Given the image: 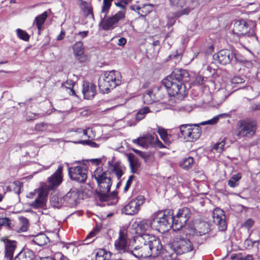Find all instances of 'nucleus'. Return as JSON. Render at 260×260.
I'll return each instance as SVG.
<instances>
[{"instance_id":"2","label":"nucleus","mask_w":260,"mask_h":260,"mask_svg":"<svg viewBox=\"0 0 260 260\" xmlns=\"http://www.w3.org/2000/svg\"><path fill=\"white\" fill-rule=\"evenodd\" d=\"M112 2V0L103 1V5L100 14L101 21L99 25L105 30L113 29L119 21L125 18L126 5H124L121 1L115 3V5L119 7L121 10L117 12L114 15L107 17Z\"/></svg>"},{"instance_id":"62","label":"nucleus","mask_w":260,"mask_h":260,"mask_svg":"<svg viewBox=\"0 0 260 260\" xmlns=\"http://www.w3.org/2000/svg\"><path fill=\"white\" fill-rule=\"evenodd\" d=\"M126 40L124 38H121L118 39L117 44L119 46H123L126 44Z\"/></svg>"},{"instance_id":"53","label":"nucleus","mask_w":260,"mask_h":260,"mask_svg":"<svg viewBox=\"0 0 260 260\" xmlns=\"http://www.w3.org/2000/svg\"><path fill=\"white\" fill-rule=\"evenodd\" d=\"M132 150L135 153L139 155V156H140L141 157H142L143 158H144L145 159L147 158L148 157V154L146 152H143L142 151H140V150H137V149H136L134 148H133Z\"/></svg>"},{"instance_id":"1","label":"nucleus","mask_w":260,"mask_h":260,"mask_svg":"<svg viewBox=\"0 0 260 260\" xmlns=\"http://www.w3.org/2000/svg\"><path fill=\"white\" fill-rule=\"evenodd\" d=\"M189 79V74L186 70L175 69L162 80V83L170 94L182 99L187 94L184 83L188 82Z\"/></svg>"},{"instance_id":"9","label":"nucleus","mask_w":260,"mask_h":260,"mask_svg":"<svg viewBox=\"0 0 260 260\" xmlns=\"http://www.w3.org/2000/svg\"><path fill=\"white\" fill-rule=\"evenodd\" d=\"M191 212L187 207H183L179 210L175 216L172 215V222L174 230H179L186 223L190 217Z\"/></svg>"},{"instance_id":"11","label":"nucleus","mask_w":260,"mask_h":260,"mask_svg":"<svg viewBox=\"0 0 260 260\" xmlns=\"http://www.w3.org/2000/svg\"><path fill=\"white\" fill-rule=\"evenodd\" d=\"M68 174L70 178L80 183H84L87 178L88 170L84 166L69 167Z\"/></svg>"},{"instance_id":"47","label":"nucleus","mask_w":260,"mask_h":260,"mask_svg":"<svg viewBox=\"0 0 260 260\" xmlns=\"http://www.w3.org/2000/svg\"><path fill=\"white\" fill-rule=\"evenodd\" d=\"M75 82L71 80H68L63 85L67 88L70 89L69 93L72 95H75V92L73 89Z\"/></svg>"},{"instance_id":"34","label":"nucleus","mask_w":260,"mask_h":260,"mask_svg":"<svg viewBox=\"0 0 260 260\" xmlns=\"http://www.w3.org/2000/svg\"><path fill=\"white\" fill-rule=\"evenodd\" d=\"M32 241L38 245L43 246L46 244L49 241V239L45 234L41 233L35 236Z\"/></svg>"},{"instance_id":"63","label":"nucleus","mask_w":260,"mask_h":260,"mask_svg":"<svg viewBox=\"0 0 260 260\" xmlns=\"http://www.w3.org/2000/svg\"><path fill=\"white\" fill-rule=\"evenodd\" d=\"M228 185H229L230 187H233V188L238 185V183L237 182L231 179L228 181Z\"/></svg>"},{"instance_id":"42","label":"nucleus","mask_w":260,"mask_h":260,"mask_svg":"<svg viewBox=\"0 0 260 260\" xmlns=\"http://www.w3.org/2000/svg\"><path fill=\"white\" fill-rule=\"evenodd\" d=\"M153 91H154L153 96L155 98V102L158 101L164 98L165 95L164 92H165V91H164L163 89L154 88Z\"/></svg>"},{"instance_id":"7","label":"nucleus","mask_w":260,"mask_h":260,"mask_svg":"<svg viewBox=\"0 0 260 260\" xmlns=\"http://www.w3.org/2000/svg\"><path fill=\"white\" fill-rule=\"evenodd\" d=\"M145 234L138 235L134 238L135 247L130 250L129 255L136 258H146L149 256V248L147 246Z\"/></svg>"},{"instance_id":"24","label":"nucleus","mask_w":260,"mask_h":260,"mask_svg":"<svg viewBox=\"0 0 260 260\" xmlns=\"http://www.w3.org/2000/svg\"><path fill=\"white\" fill-rule=\"evenodd\" d=\"M82 92L85 99L89 100L93 98L96 92V86L91 83L84 82Z\"/></svg>"},{"instance_id":"31","label":"nucleus","mask_w":260,"mask_h":260,"mask_svg":"<svg viewBox=\"0 0 260 260\" xmlns=\"http://www.w3.org/2000/svg\"><path fill=\"white\" fill-rule=\"evenodd\" d=\"M152 221L148 219L142 220L137 223V233H140L143 234L142 233L149 231L151 227Z\"/></svg>"},{"instance_id":"20","label":"nucleus","mask_w":260,"mask_h":260,"mask_svg":"<svg viewBox=\"0 0 260 260\" xmlns=\"http://www.w3.org/2000/svg\"><path fill=\"white\" fill-rule=\"evenodd\" d=\"M157 140V136L156 135H152L147 134L140 137L137 139L132 140L133 143L142 146L143 148H148L150 145L154 144Z\"/></svg>"},{"instance_id":"17","label":"nucleus","mask_w":260,"mask_h":260,"mask_svg":"<svg viewBox=\"0 0 260 260\" xmlns=\"http://www.w3.org/2000/svg\"><path fill=\"white\" fill-rule=\"evenodd\" d=\"M34 196H36L35 200L30 204V206L35 208H43L46 203V197L45 192L43 189H36L34 192H31L28 196V198H33Z\"/></svg>"},{"instance_id":"29","label":"nucleus","mask_w":260,"mask_h":260,"mask_svg":"<svg viewBox=\"0 0 260 260\" xmlns=\"http://www.w3.org/2000/svg\"><path fill=\"white\" fill-rule=\"evenodd\" d=\"M179 255L172 247V243L162 252V257L164 260H175Z\"/></svg>"},{"instance_id":"15","label":"nucleus","mask_w":260,"mask_h":260,"mask_svg":"<svg viewBox=\"0 0 260 260\" xmlns=\"http://www.w3.org/2000/svg\"><path fill=\"white\" fill-rule=\"evenodd\" d=\"M115 248L118 253L129 255V251L127 243V234L126 230H120L119 237L115 242Z\"/></svg>"},{"instance_id":"58","label":"nucleus","mask_w":260,"mask_h":260,"mask_svg":"<svg viewBox=\"0 0 260 260\" xmlns=\"http://www.w3.org/2000/svg\"><path fill=\"white\" fill-rule=\"evenodd\" d=\"M54 260H66V258L60 252H57L54 254Z\"/></svg>"},{"instance_id":"4","label":"nucleus","mask_w":260,"mask_h":260,"mask_svg":"<svg viewBox=\"0 0 260 260\" xmlns=\"http://www.w3.org/2000/svg\"><path fill=\"white\" fill-rule=\"evenodd\" d=\"M121 83V75L117 71L105 72L102 78L99 81V86L100 90L103 92H108Z\"/></svg>"},{"instance_id":"54","label":"nucleus","mask_w":260,"mask_h":260,"mask_svg":"<svg viewBox=\"0 0 260 260\" xmlns=\"http://www.w3.org/2000/svg\"><path fill=\"white\" fill-rule=\"evenodd\" d=\"M258 242V241H252L251 239H246L244 243V246L246 248H249L253 246L254 243Z\"/></svg>"},{"instance_id":"40","label":"nucleus","mask_w":260,"mask_h":260,"mask_svg":"<svg viewBox=\"0 0 260 260\" xmlns=\"http://www.w3.org/2000/svg\"><path fill=\"white\" fill-rule=\"evenodd\" d=\"M131 171L133 173H137L140 166V163L136 159L128 158Z\"/></svg>"},{"instance_id":"45","label":"nucleus","mask_w":260,"mask_h":260,"mask_svg":"<svg viewBox=\"0 0 260 260\" xmlns=\"http://www.w3.org/2000/svg\"><path fill=\"white\" fill-rule=\"evenodd\" d=\"M150 112L149 108L145 107L139 111L136 115V119L137 120H141L143 119L146 114Z\"/></svg>"},{"instance_id":"26","label":"nucleus","mask_w":260,"mask_h":260,"mask_svg":"<svg viewBox=\"0 0 260 260\" xmlns=\"http://www.w3.org/2000/svg\"><path fill=\"white\" fill-rule=\"evenodd\" d=\"M92 177L96 180L98 184L103 181L108 180V179L110 178L109 173L103 171L102 167L97 168L93 172Z\"/></svg>"},{"instance_id":"50","label":"nucleus","mask_w":260,"mask_h":260,"mask_svg":"<svg viewBox=\"0 0 260 260\" xmlns=\"http://www.w3.org/2000/svg\"><path fill=\"white\" fill-rule=\"evenodd\" d=\"M48 126V123L45 122H41L36 124L35 129L37 131L43 132L47 129Z\"/></svg>"},{"instance_id":"18","label":"nucleus","mask_w":260,"mask_h":260,"mask_svg":"<svg viewBox=\"0 0 260 260\" xmlns=\"http://www.w3.org/2000/svg\"><path fill=\"white\" fill-rule=\"evenodd\" d=\"M63 166L60 165L55 173L48 178V187L50 189L57 188L62 181Z\"/></svg>"},{"instance_id":"27","label":"nucleus","mask_w":260,"mask_h":260,"mask_svg":"<svg viewBox=\"0 0 260 260\" xmlns=\"http://www.w3.org/2000/svg\"><path fill=\"white\" fill-rule=\"evenodd\" d=\"M90 128H87L85 130H83L81 128L77 129L75 131L72 135V136L74 137H77L80 139H84L85 140H79L76 142H75V143H81V144H85L86 143L87 140L91 138V137L88 135V133L90 131Z\"/></svg>"},{"instance_id":"8","label":"nucleus","mask_w":260,"mask_h":260,"mask_svg":"<svg viewBox=\"0 0 260 260\" xmlns=\"http://www.w3.org/2000/svg\"><path fill=\"white\" fill-rule=\"evenodd\" d=\"M181 136L187 141H194L198 140L201 134V127L194 124L193 126L189 124H183L180 126Z\"/></svg>"},{"instance_id":"38","label":"nucleus","mask_w":260,"mask_h":260,"mask_svg":"<svg viewBox=\"0 0 260 260\" xmlns=\"http://www.w3.org/2000/svg\"><path fill=\"white\" fill-rule=\"evenodd\" d=\"M154 91L148 90L143 95V102L145 104H150L155 102V98L153 96V92Z\"/></svg>"},{"instance_id":"55","label":"nucleus","mask_w":260,"mask_h":260,"mask_svg":"<svg viewBox=\"0 0 260 260\" xmlns=\"http://www.w3.org/2000/svg\"><path fill=\"white\" fill-rule=\"evenodd\" d=\"M10 220L7 218H0V226H6L10 227Z\"/></svg>"},{"instance_id":"21","label":"nucleus","mask_w":260,"mask_h":260,"mask_svg":"<svg viewBox=\"0 0 260 260\" xmlns=\"http://www.w3.org/2000/svg\"><path fill=\"white\" fill-rule=\"evenodd\" d=\"M187 234L191 236H202L209 232V224L204 221L199 222L196 228L191 227L188 230Z\"/></svg>"},{"instance_id":"51","label":"nucleus","mask_w":260,"mask_h":260,"mask_svg":"<svg viewBox=\"0 0 260 260\" xmlns=\"http://www.w3.org/2000/svg\"><path fill=\"white\" fill-rule=\"evenodd\" d=\"M20 219L21 220V221L23 223V225L21 227H20V231H21V232H25L26 231L27 229V225L28 224V220L24 217H22L20 218Z\"/></svg>"},{"instance_id":"61","label":"nucleus","mask_w":260,"mask_h":260,"mask_svg":"<svg viewBox=\"0 0 260 260\" xmlns=\"http://www.w3.org/2000/svg\"><path fill=\"white\" fill-rule=\"evenodd\" d=\"M244 82V80L239 77H235L233 79V83L239 84L242 83Z\"/></svg>"},{"instance_id":"10","label":"nucleus","mask_w":260,"mask_h":260,"mask_svg":"<svg viewBox=\"0 0 260 260\" xmlns=\"http://www.w3.org/2000/svg\"><path fill=\"white\" fill-rule=\"evenodd\" d=\"M172 243V247L179 255L190 252L193 250L191 241L186 238H176Z\"/></svg>"},{"instance_id":"28","label":"nucleus","mask_w":260,"mask_h":260,"mask_svg":"<svg viewBox=\"0 0 260 260\" xmlns=\"http://www.w3.org/2000/svg\"><path fill=\"white\" fill-rule=\"evenodd\" d=\"M190 1V4L189 7L175 13L174 16L175 17H180L183 15H187L190 13L191 10L199 6L200 3L199 0Z\"/></svg>"},{"instance_id":"14","label":"nucleus","mask_w":260,"mask_h":260,"mask_svg":"<svg viewBox=\"0 0 260 260\" xmlns=\"http://www.w3.org/2000/svg\"><path fill=\"white\" fill-rule=\"evenodd\" d=\"M233 32L239 37L244 35L252 37L255 35L253 29L251 28L244 20L235 22Z\"/></svg>"},{"instance_id":"60","label":"nucleus","mask_w":260,"mask_h":260,"mask_svg":"<svg viewBox=\"0 0 260 260\" xmlns=\"http://www.w3.org/2000/svg\"><path fill=\"white\" fill-rule=\"evenodd\" d=\"M133 178V176H131L129 177V179L127 181L126 183V185L124 187V190L125 191H126L128 190V188H129V186L131 185L132 182V179Z\"/></svg>"},{"instance_id":"5","label":"nucleus","mask_w":260,"mask_h":260,"mask_svg":"<svg viewBox=\"0 0 260 260\" xmlns=\"http://www.w3.org/2000/svg\"><path fill=\"white\" fill-rule=\"evenodd\" d=\"M98 184L99 191L97 192V198L101 202H106L108 206L115 204L118 201L117 192L113 191L109 194L112 185L110 178Z\"/></svg>"},{"instance_id":"41","label":"nucleus","mask_w":260,"mask_h":260,"mask_svg":"<svg viewBox=\"0 0 260 260\" xmlns=\"http://www.w3.org/2000/svg\"><path fill=\"white\" fill-rule=\"evenodd\" d=\"M229 115H230L229 114H226V113L221 114V115H218L217 116L214 117L213 118H212V119H211L210 120L202 122L200 123V124L202 125H205L206 124L213 125L217 122L220 117H222V116L229 117Z\"/></svg>"},{"instance_id":"46","label":"nucleus","mask_w":260,"mask_h":260,"mask_svg":"<svg viewBox=\"0 0 260 260\" xmlns=\"http://www.w3.org/2000/svg\"><path fill=\"white\" fill-rule=\"evenodd\" d=\"M16 32L18 37L21 40L27 41L29 39V36L27 33L21 29L18 28L16 29Z\"/></svg>"},{"instance_id":"23","label":"nucleus","mask_w":260,"mask_h":260,"mask_svg":"<svg viewBox=\"0 0 260 260\" xmlns=\"http://www.w3.org/2000/svg\"><path fill=\"white\" fill-rule=\"evenodd\" d=\"M109 169L116 175L117 178L119 179L123 175L125 170L124 166L119 161L110 162H108Z\"/></svg>"},{"instance_id":"32","label":"nucleus","mask_w":260,"mask_h":260,"mask_svg":"<svg viewBox=\"0 0 260 260\" xmlns=\"http://www.w3.org/2000/svg\"><path fill=\"white\" fill-rule=\"evenodd\" d=\"M47 17V12L45 11L35 17L34 24H36L39 31H41L44 28L43 25Z\"/></svg>"},{"instance_id":"16","label":"nucleus","mask_w":260,"mask_h":260,"mask_svg":"<svg viewBox=\"0 0 260 260\" xmlns=\"http://www.w3.org/2000/svg\"><path fill=\"white\" fill-rule=\"evenodd\" d=\"M215 57L217 59L218 62L223 65L230 63L234 58L236 61H238L235 52L229 49L220 50L215 55Z\"/></svg>"},{"instance_id":"22","label":"nucleus","mask_w":260,"mask_h":260,"mask_svg":"<svg viewBox=\"0 0 260 260\" xmlns=\"http://www.w3.org/2000/svg\"><path fill=\"white\" fill-rule=\"evenodd\" d=\"M131 10L137 12L140 16H145L153 10V6L149 4H140L133 5L130 7Z\"/></svg>"},{"instance_id":"19","label":"nucleus","mask_w":260,"mask_h":260,"mask_svg":"<svg viewBox=\"0 0 260 260\" xmlns=\"http://www.w3.org/2000/svg\"><path fill=\"white\" fill-rule=\"evenodd\" d=\"M213 222L218 226L220 231H224L226 229L225 216L222 210L216 208L212 213Z\"/></svg>"},{"instance_id":"37","label":"nucleus","mask_w":260,"mask_h":260,"mask_svg":"<svg viewBox=\"0 0 260 260\" xmlns=\"http://www.w3.org/2000/svg\"><path fill=\"white\" fill-rule=\"evenodd\" d=\"M73 52L76 56H82L84 54V48L82 42H76L73 47Z\"/></svg>"},{"instance_id":"6","label":"nucleus","mask_w":260,"mask_h":260,"mask_svg":"<svg viewBox=\"0 0 260 260\" xmlns=\"http://www.w3.org/2000/svg\"><path fill=\"white\" fill-rule=\"evenodd\" d=\"M257 123L255 121L249 119L240 120L236 124L235 135L239 139L251 138L255 135Z\"/></svg>"},{"instance_id":"30","label":"nucleus","mask_w":260,"mask_h":260,"mask_svg":"<svg viewBox=\"0 0 260 260\" xmlns=\"http://www.w3.org/2000/svg\"><path fill=\"white\" fill-rule=\"evenodd\" d=\"M77 195L74 191H69L62 197L64 206H73L76 204Z\"/></svg>"},{"instance_id":"12","label":"nucleus","mask_w":260,"mask_h":260,"mask_svg":"<svg viewBox=\"0 0 260 260\" xmlns=\"http://www.w3.org/2000/svg\"><path fill=\"white\" fill-rule=\"evenodd\" d=\"M145 239L149 248V256H156L161 252L162 248L159 239L156 238L153 235L145 234Z\"/></svg>"},{"instance_id":"52","label":"nucleus","mask_w":260,"mask_h":260,"mask_svg":"<svg viewBox=\"0 0 260 260\" xmlns=\"http://www.w3.org/2000/svg\"><path fill=\"white\" fill-rule=\"evenodd\" d=\"M63 249L64 250H69L71 251H74L75 249H76V247L75 245L71 243H63Z\"/></svg>"},{"instance_id":"36","label":"nucleus","mask_w":260,"mask_h":260,"mask_svg":"<svg viewBox=\"0 0 260 260\" xmlns=\"http://www.w3.org/2000/svg\"><path fill=\"white\" fill-rule=\"evenodd\" d=\"M194 159L192 157H188L182 159L179 162L180 166L185 170H188L192 167Z\"/></svg>"},{"instance_id":"25","label":"nucleus","mask_w":260,"mask_h":260,"mask_svg":"<svg viewBox=\"0 0 260 260\" xmlns=\"http://www.w3.org/2000/svg\"><path fill=\"white\" fill-rule=\"evenodd\" d=\"M5 243V257L12 260L16 247V242L9 239L3 240Z\"/></svg>"},{"instance_id":"35","label":"nucleus","mask_w":260,"mask_h":260,"mask_svg":"<svg viewBox=\"0 0 260 260\" xmlns=\"http://www.w3.org/2000/svg\"><path fill=\"white\" fill-rule=\"evenodd\" d=\"M50 203L54 207L59 208L64 205L62 197L58 194H53L50 197Z\"/></svg>"},{"instance_id":"44","label":"nucleus","mask_w":260,"mask_h":260,"mask_svg":"<svg viewBox=\"0 0 260 260\" xmlns=\"http://www.w3.org/2000/svg\"><path fill=\"white\" fill-rule=\"evenodd\" d=\"M107 256V253L104 249H99L95 253V260H106Z\"/></svg>"},{"instance_id":"49","label":"nucleus","mask_w":260,"mask_h":260,"mask_svg":"<svg viewBox=\"0 0 260 260\" xmlns=\"http://www.w3.org/2000/svg\"><path fill=\"white\" fill-rule=\"evenodd\" d=\"M225 142L221 141L220 142L216 144L213 149L215 150L217 152L220 153L224 147Z\"/></svg>"},{"instance_id":"57","label":"nucleus","mask_w":260,"mask_h":260,"mask_svg":"<svg viewBox=\"0 0 260 260\" xmlns=\"http://www.w3.org/2000/svg\"><path fill=\"white\" fill-rule=\"evenodd\" d=\"M205 79L203 77L201 76H197L196 78V80L194 81L195 83L202 85L204 84Z\"/></svg>"},{"instance_id":"43","label":"nucleus","mask_w":260,"mask_h":260,"mask_svg":"<svg viewBox=\"0 0 260 260\" xmlns=\"http://www.w3.org/2000/svg\"><path fill=\"white\" fill-rule=\"evenodd\" d=\"M170 5L176 9L182 8L186 4V0H170Z\"/></svg>"},{"instance_id":"3","label":"nucleus","mask_w":260,"mask_h":260,"mask_svg":"<svg viewBox=\"0 0 260 260\" xmlns=\"http://www.w3.org/2000/svg\"><path fill=\"white\" fill-rule=\"evenodd\" d=\"M172 210L160 211L154 213L151 220V227L152 229L164 233L169 231L171 228H173L172 222Z\"/></svg>"},{"instance_id":"13","label":"nucleus","mask_w":260,"mask_h":260,"mask_svg":"<svg viewBox=\"0 0 260 260\" xmlns=\"http://www.w3.org/2000/svg\"><path fill=\"white\" fill-rule=\"evenodd\" d=\"M145 200L143 196H138L123 208L122 213L129 215L136 214L140 210L141 206L144 203Z\"/></svg>"},{"instance_id":"33","label":"nucleus","mask_w":260,"mask_h":260,"mask_svg":"<svg viewBox=\"0 0 260 260\" xmlns=\"http://www.w3.org/2000/svg\"><path fill=\"white\" fill-rule=\"evenodd\" d=\"M34 252L32 250L25 249L21 251L14 258V260H32Z\"/></svg>"},{"instance_id":"48","label":"nucleus","mask_w":260,"mask_h":260,"mask_svg":"<svg viewBox=\"0 0 260 260\" xmlns=\"http://www.w3.org/2000/svg\"><path fill=\"white\" fill-rule=\"evenodd\" d=\"M22 185V183L20 181H15L11 184L10 187L13 188L15 193L19 194Z\"/></svg>"},{"instance_id":"64","label":"nucleus","mask_w":260,"mask_h":260,"mask_svg":"<svg viewBox=\"0 0 260 260\" xmlns=\"http://www.w3.org/2000/svg\"><path fill=\"white\" fill-rule=\"evenodd\" d=\"M241 178V175H240V174L238 173V174L234 175L231 179H232L233 180L235 181L236 182H238L240 180Z\"/></svg>"},{"instance_id":"39","label":"nucleus","mask_w":260,"mask_h":260,"mask_svg":"<svg viewBox=\"0 0 260 260\" xmlns=\"http://www.w3.org/2000/svg\"><path fill=\"white\" fill-rule=\"evenodd\" d=\"M157 132L159 134L161 139L164 141V142L166 144L168 145H169L170 144L171 141L169 139V137L166 129L160 127H158L157 128Z\"/></svg>"},{"instance_id":"59","label":"nucleus","mask_w":260,"mask_h":260,"mask_svg":"<svg viewBox=\"0 0 260 260\" xmlns=\"http://www.w3.org/2000/svg\"><path fill=\"white\" fill-rule=\"evenodd\" d=\"M86 11V16H90V17H91L92 18H94V15H93V14L92 13V8L89 6H88L86 7V9H85Z\"/></svg>"},{"instance_id":"56","label":"nucleus","mask_w":260,"mask_h":260,"mask_svg":"<svg viewBox=\"0 0 260 260\" xmlns=\"http://www.w3.org/2000/svg\"><path fill=\"white\" fill-rule=\"evenodd\" d=\"M254 224V220L251 218L248 219L244 223V226L247 229L251 228Z\"/></svg>"}]
</instances>
